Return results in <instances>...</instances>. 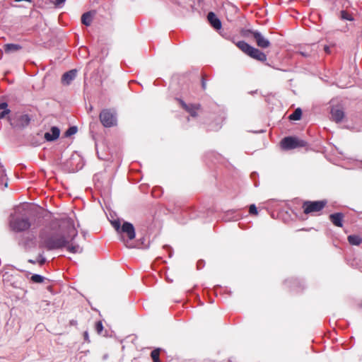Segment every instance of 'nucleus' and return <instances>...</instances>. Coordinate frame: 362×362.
I'll return each instance as SVG.
<instances>
[{
	"label": "nucleus",
	"mask_w": 362,
	"mask_h": 362,
	"mask_svg": "<svg viewBox=\"0 0 362 362\" xmlns=\"http://www.w3.org/2000/svg\"><path fill=\"white\" fill-rule=\"evenodd\" d=\"M66 228L60 226L59 232L40 234V246L48 250H57L66 247L77 235L73 221L68 219L65 222Z\"/></svg>",
	"instance_id": "f257e3e1"
},
{
	"label": "nucleus",
	"mask_w": 362,
	"mask_h": 362,
	"mask_svg": "<svg viewBox=\"0 0 362 362\" xmlns=\"http://www.w3.org/2000/svg\"><path fill=\"white\" fill-rule=\"evenodd\" d=\"M24 211H26V218H24V231L28 229H36L40 225L42 209L37 205L24 202Z\"/></svg>",
	"instance_id": "f03ea898"
},
{
	"label": "nucleus",
	"mask_w": 362,
	"mask_h": 362,
	"mask_svg": "<svg viewBox=\"0 0 362 362\" xmlns=\"http://www.w3.org/2000/svg\"><path fill=\"white\" fill-rule=\"evenodd\" d=\"M236 46L245 54L257 61L264 62L267 61V55L259 49L250 45L245 41H239Z\"/></svg>",
	"instance_id": "7ed1b4c3"
},
{
	"label": "nucleus",
	"mask_w": 362,
	"mask_h": 362,
	"mask_svg": "<svg viewBox=\"0 0 362 362\" xmlns=\"http://www.w3.org/2000/svg\"><path fill=\"white\" fill-rule=\"evenodd\" d=\"M101 124L105 127H112L117 124V112L114 108H105L99 115Z\"/></svg>",
	"instance_id": "20e7f679"
},
{
	"label": "nucleus",
	"mask_w": 362,
	"mask_h": 362,
	"mask_svg": "<svg viewBox=\"0 0 362 362\" xmlns=\"http://www.w3.org/2000/svg\"><path fill=\"white\" fill-rule=\"evenodd\" d=\"M326 200L305 201L302 204L303 213L306 215H314L320 212L327 205Z\"/></svg>",
	"instance_id": "39448f33"
},
{
	"label": "nucleus",
	"mask_w": 362,
	"mask_h": 362,
	"mask_svg": "<svg viewBox=\"0 0 362 362\" xmlns=\"http://www.w3.org/2000/svg\"><path fill=\"white\" fill-rule=\"evenodd\" d=\"M281 144L284 149H293L298 147H304L307 143L296 137L288 136L282 139Z\"/></svg>",
	"instance_id": "423d86ee"
},
{
	"label": "nucleus",
	"mask_w": 362,
	"mask_h": 362,
	"mask_svg": "<svg viewBox=\"0 0 362 362\" xmlns=\"http://www.w3.org/2000/svg\"><path fill=\"white\" fill-rule=\"evenodd\" d=\"M180 106L187 111L192 117H198L197 111L200 110L202 105L199 103L197 104H187L184 100L180 98L176 99Z\"/></svg>",
	"instance_id": "0eeeda50"
},
{
	"label": "nucleus",
	"mask_w": 362,
	"mask_h": 362,
	"mask_svg": "<svg viewBox=\"0 0 362 362\" xmlns=\"http://www.w3.org/2000/svg\"><path fill=\"white\" fill-rule=\"evenodd\" d=\"M254 40L256 42L257 45L262 49L267 48L270 46L271 43L264 36H263L257 30H248Z\"/></svg>",
	"instance_id": "6e6552de"
},
{
	"label": "nucleus",
	"mask_w": 362,
	"mask_h": 362,
	"mask_svg": "<svg viewBox=\"0 0 362 362\" xmlns=\"http://www.w3.org/2000/svg\"><path fill=\"white\" fill-rule=\"evenodd\" d=\"M120 232L126 233L129 240H133L135 238L134 227L131 223L124 222Z\"/></svg>",
	"instance_id": "1a4fd4ad"
},
{
	"label": "nucleus",
	"mask_w": 362,
	"mask_h": 362,
	"mask_svg": "<svg viewBox=\"0 0 362 362\" xmlns=\"http://www.w3.org/2000/svg\"><path fill=\"white\" fill-rule=\"evenodd\" d=\"M332 119L337 123L340 122L344 117V112L339 107H333L331 110Z\"/></svg>",
	"instance_id": "9d476101"
},
{
	"label": "nucleus",
	"mask_w": 362,
	"mask_h": 362,
	"mask_svg": "<svg viewBox=\"0 0 362 362\" xmlns=\"http://www.w3.org/2000/svg\"><path fill=\"white\" fill-rule=\"evenodd\" d=\"M77 74L76 69H71L65 72L62 76V83L64 85H69L71 81L76 78Z\"/></svg>",
	"instance_id": "9b49d317"
},
{
	"label": "nucleus",
	"mask_w": 362,
	"mask_h": 362,
	"mask_svg": "<svg viewBox=\"0 0 362 362\" xmlns=\"http://www.w3.org/2000/svg\"><path fill=\"white\" fill-rule=\"evenodd\" d=\"M344 214L342 213H334L329 215V218L330 221L337 227L343 226Z\"/></svg>",
	"instance_id": "f8f14e48"
},
{
	"label": "nucleus",
	"mask_w": 362,
	"mask_h": 362,
	"mask_svg": "<svg viewBox=\"0 0 362 362\" xmlns=\"http://www.w3.org/2000/svg\"><path fill=\"white\" fill-rule=\"evenodd\" d=\"M208 21L211 25L216 30L221 28V22L214 12H209L207 16Z\"/></svg>",
	"instance_id": "ddd939ff"
},
{
	"label": "nucleus",
	"mask_w": 362,
	"mask_h": 362,
	"mask_svg": "<svg viewBox=\"0 0 362 362\" xmlns=\"http://www.w3.org/2000/svg\"><path fill=\"white\" fill-rule=\"evenodd\" d=\"M314 47H316V45L313 44L311 45H305L300 49L299 53L300 55L305 57H308L315 55L316 54V49H314Z\"/></svg>",
	"instance_id": "4468645a"
},
{
	"label": "nucleus",
	"mask_w": 362,
	"mask_h": 362,
	"mask_svg": "<svg viewBox=\"0 0 362 362\" xmlns=\"http://www.w3.org/2000/svg\"><path fill=\"white\" fill-rule=\"evenodd\" d=\"M59 129L57 127H52L50 129V132H46L45 134V139L49 141H54L59 138Z\"/></svg>",
	"instance_id": "2eb2a0df"
},
{
	"label": "nucleus",
	"mask_w": 362,
	"mask_h": 362,
	"mask_svg": "<svg viewBox=\"0 0 362 362\" xmlns=\"http://www.w3.org/2000/svg\"><path fill=\"white\" fill-rule=\"evenodd\" d=\"M22 47L19 44H6L4 46V49L6 54H11L18 52H20Z\"/></svg>",
	"instance_id": "dca6fc26"
},
{
	"label": "nucleus",
	"mask_w": 362,
	"mask_h": 362,
	"mask_svg": "<svg viewBox=\"0 0 362 362\" xmlns=\"http://www.w3.org/2000/svg\"><path fill=\"white\" fill-rule=\"evenodd\" d=\"M93 20V14L90 11L84 13L81 16V23L88 26L91 24Z\"/></svg>",
	"instance_id": "f3484780"
},
{
	"label": "nucleus",
	"mask_w": 362,
	"mask_h": 362,
	"mask_svg": "<svg viewBox=\"0 0 362 362\" xmlns=\"http://www.w3.org/2000/svg\"><path fill=\"white\" fill-rule=\"evenodd\" d=\"M348 241L352 245H359L362 239L358 235H351L348 236Z\"/></svg>",
	"instance_id": "a211bd4d"
},
{
	"label": "nucleus",
	"mask_w": 362,
	"mask_h": 362,
	"mask_svg": "<svg viewBox=\"0 0 362 362\" xmlns=\"http://www.w3.org/2000/svg\"><path fill=\"white\" fill-rule=\"evenodd\" d=\"M302 115V111L300 108H297L295 111L289 115L288 119L290 120H299Z\"/></svg>",
	"instance_id": "6ab92c4d"
},
{
	"label": "nucleus",
	"mask_w": 362,
	"mask_h": 362,
	"mask_svg": "<svg viewBox=\"0 0 362 362\" xmlns=\"http://www.w3.org/2000/svg\"><path fill=\"white\" fill-rule=\"evenodd\" d=\"M66 249L69 252H71V253H81L83 252V249L82 247H81L79 245H69V244H68L66 246Z\"/></svg>",
	"instance_id": "aec40b11"
},
{
	"label": "nucleus",
	"mask_w": 362,
	"mask_h": 362,
	"mask_svg": "<svg viewBox=\"0 0 362 362\" xmlns=\"http://www.w3.org/2000/svg\"><path fill=\"white\" fill-rule=\"evenodd\" d=\"M30 281L35 284H42L45 281V277L39 274H33L30 276Z\"/></svg>",
	"instance_id": "412c9836"
},
{
	"label": "nucleus",
	"mask_w": 362,
	"mask_h": 362,
	"mask_svg": "<svg viewBox=\"0 0 362 362\" xmlns=\"http://www.w3.org/2000/svg\"><path fill=\"white\" fill-rule=\"evenodd\" d=\"M7 103H3L0 104V118H3L6 115L8 114L10 110L7 108Z\"/></svg>",
	"instance_id": "4be33fe9"
},
{
	"label": "nucleus",
	"mask_w": 362,
	"mask_h": 362,
	"mask_svg": "<svg viewBox=\"0 0 362 362\" xmlns=\"http://www.w3.org/2000/svg\"><path fill=\"white\" fill-rule=\"evenodd\" d=\"M11 226L13 230L21 231L22 230V223L21 221L15 220L11 222Z\"/></svg>",
	"instance_id": "5701e85b"
},
{
	"label": "nucleus",
	"mask_w": 362,
	"mask_h": 362,
	"mask_svg": "<svg viewBox=\"0 0 362 362\" xmlns=\"http://www.w3.org/2000/svg\"><path fill=\"white\" fill-rule=\"evenodd\" d=\"M151 356L153 362H161L159 359L160 356V349H156L151 353Z\"/></svg>",
	"instance_id": "b1692460"
},
{
	"label": "nucleus",
	"mask_w": 362,
	"mask_h": 362,
	"mask_svg": "<svg viewBox=\"0 0 362 362\" xmlns=\"http://www.w3.org/2000/svg\"><path fill=\"white\" fill-rule=\"evenodd\" d=\"M340 18L342 20H347L349 21H354V18L352 17L351 14L346 11H341L340 12Z\"/></svg>",
	"instance_id": "393cba45"
},
{
	"label": "nucleus",
	"mask_w": 362,
	"mask_h": 362,
	"mask_svg": "<svg viewBox=\"0 0 362 362\" xmlns=\"http://www.w3.org/2000/svg\"><path fill=\"white\" fill-rule=\"evenodd\" d=\"M77 127L75 126L69 127L64 133L66 137H69L77 132Z\"/></svg>",
	"instance_id": "a878e982"
},
{
	"label": "nucleus",
	"mask_w": 362,
	"mask_h": 362,
	"mask_svg": "<svg viewBox=\"0 0 362 362\" xmlns=\"http://www.w3.org/2000/svg\"><path fill=\"white\" fill-rule=\"evenodd\" d=\"M95 329L98 334H100L102 333V331L103 330V325L101 321H98L95 323Z\"/></svg>",
	"instance_id": "bb28decb"
},
{
	"label": "nucleus",
	"mask_w": 362,
	"mask_h": 362,
	"mask_svg": "<svg viewBox=\"0 0 362 362\" xmlns=\"http://www.w3.org/2000/svg\"><path fill=\"white\" fill-rule=\"evenodd\" d=\"M249 212L252 215H255V216L257 215V214H258L257 209L255 204H251L250 206Z\"/></svg>",
	"instance_id": "cd10ccee"
},
{
	"label": "nucleus",
	"mask_w": 362,
	"mask_h": 362,
	"mask_svg": "<svg viewBox=\"0 0 362 362\" xmlns=\"http://www.w3.org/2000/svg\"><path fill=\"white\" fill-rule=\"evenodd\" d=\"M112 226L114 227V228L117 231H118V232L121 231V228L122 227H120V222H119V221H112Z\"/></svg>",
	"instance_id": "c85d7f7f"
},
{
	"label": "nucleus",
	"mask_w": 362,
	"mask_h": 362,
	"mask_svg": "<svg viewBox=\"0 0 362 362\" xmlns=\"http://www.w3.org/2000/svg\"><path fill=\"white\" fill-rule=\"evenodd\" d=\"M206 75L203 74L202 78V88L204 90L206 89V81L205 78Z\"/></svg>",
	"instance_id": "c756f323"
},
{
	"label": "nucleus",
	"mask_w": 362,
	"mask_h": 362,
	"mask_svg": "<svg viewBox=\"0 0 362 362\" xmlns=\"http://www.w3.org/2000/svg\"><path fill=\"white\" fill-rule=\"evenodd\" d=\"M65 1L66 0H55V1L54 2V4L55 7H61L64 4Z\"/></svg>",
	"instance_id": "7c9ffc66"
},
{
	"label": "nucleus",
	"mask_w": 362,
	"mask_h": 362,
	"mask_svg": "<svg viewBox=\"0 0 362 362\" xmlns=\"http://www.w3.org/2000/svg\"><path fill=\"white\" fill-rule=\"evenodd\" d=\"M83 338H84V340L87 342H90V339H89V336H88V332H84L83 333Z\"/></svg>",
	"instance_id": "2f4dec72"
},
{
	"label": "nucleus",
	"mask_w": 362,
	"mask_h": 362,
	"mask_svg": "<svg viewBox=\"0 0 362 362\" xmlns=\"http://www.w3.org/2000/svg\"><path fill=\"white\" fill-rule=\"evenodd\" d=\"M23 119H24V123H25V122L26 124H28V123H29L30 119L28 118V115H24Z\"/></svg>",
	"instance_id": "473e14b6"
},
{
	"label": "nucleus",
	"mask_w": 362,
	"mask_h": 362,
	"mask_svg": "<svg viewBox=\"0 0 362 362\" xmlns=\"http://www.w3.org/2000/svg\"><path fill=\"white\" fill-rule=\"evenodd\" d=\"M70 325L76 326L77 325V322L76 320H71L70 321Z\"/></svg>",
	"instance_id": "72a5a7b5"
},
{
	"label": "nucleus",
	"mask_w": 362,
	"mask_h": 362,
	"mask_svg": "<svg viewBox=\"0 0 362 362\" xmlns=\"http://www.w3.org/2000/svg\"><path fill=\"white\" fill-rule=\"evenodd\" d=\"M324 49L328 54L330 52V49H329V47L328 46H325Z\"/></svg>",
	"instance_id": "f704fd0d"
}]
</instances>
